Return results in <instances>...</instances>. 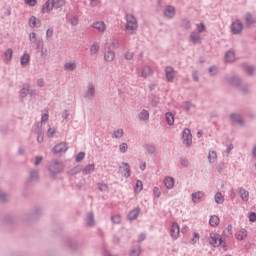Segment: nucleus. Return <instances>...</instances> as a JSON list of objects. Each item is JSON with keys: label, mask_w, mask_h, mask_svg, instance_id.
<instances>
[{"label": "nucleus", "mask_w": 256, "mask_h": 256, "mask_svg": "<svg viewBox=\"0 0 256 256\" xmlns=\"http://www.w3.org/2000/svg\"><path fill=\"white\" fill-rule=\"evenodd\" d=\"M49 169L51 173H60V171H63V165L57 162H54L50 165Z\"/></svg>", "instance_id": "obj_11"}, {"label": "nucleus", "mask_w": 256, "mask_h": 256, "mask_svg": "<svg viewBox=\"0 0 256 256\" xmlns=\"http://www.w3.org/2000/svg\"><path fill=\"white\" fill-rule=\"evenodd\" d=\"M20 93H21L22 97H25V95H27V93H29V89L28 88H23Z\"/></svg>", "instance_id": "obj_56"}, {"label": "nucleus", "mask_w": 256, "mask_h": 256, "mask_svg": "<svg viewBox=\"0 0 256 256\" xmlns=\"http://www.w3.org/2000/svg\"><path fill=\"white\" fill-rule=\"evenodd\" d=\"M93 171H95V164H89L82 170V173L83 175H89Z\"/></svg>", "instance_id": "obj_21"}, {"label": "nucleus", "mask_w": 256, "mask_h": 256, "mask_svg": "<svg viewBox=\"0 0 256 256\" xmlns=\"http://www.w3.org/2000/svg\"><path fill=\"white\" fill-rule=\"evenodd\" d=\"M246 23H248V25H253V23H255V18L253 15L246 14Z\"/></svg>", "instance_id": "obj_36"}, {"label": "nucleus", "mask_w": 256, "mask_h": 256, "mask_svg": "<svg viewBox=\"0 0 256 256\" xmlns=\"http://www.w3.org/2000/svg\"><path fill=\"white\" fill-rule=\"evenodd\" d=\"M153 75V70H151V67L144 66L140 71L138 76L143 77V79H147V77H151Z\"/></svg>", "instance_id": "obj_7"}, {"label": "nucleus", "mask_w": 256, "mask_h": 256, "mask_svg": "<svg viewBox=\"0 0 256 256\" xmlns=\"http://www.w3.org/2000/svg\"><path fill=\"white\" fill-rule=\"evenodd\" d=\"M86 223L87 225H89L90 227H93V225H95V220L93 219V214H89L87 219H86Z\"/></svg>", "instance_id": "obj_35"}, {"label": "nucleus", "mask_w": 256, "mask_h": 256, "mask_svg": "<svg viewBox=\"0 0 256 256\" xmlns=\"http://www.w3.org/2000/svg\"><path fill=\"white\" fill-rule=\"evenodd\" d=\"M30 41L31 43H37V34H35V32L30 34Z\"/></svg>", "instance_id": "obj_46"}, {"label": "nucleus", "mask_w": 256, "mask_h": 256, "mask_svg": "<svg viewBox=\"0 0 256 256\" xmlns=\"http://www.w3.org/2000/svg\"><path fill=\"white\" fill-rule=\"evenodd\" d=\"M219 223H221L219 216L213 215L210 217L209 225H211V227H219Z\"/></svg>", "instance_id": "obj_13"}, {"label": "nucleus", "mask_w": 256, "mask_h": 256, "mask_svg": "<svg viewBox=\"0 0 256 256\" xmlns=\"http://www.w3.org/2000/svg\"><path fill=\"white\" fill-rule=\"evenodd\" d=\"M223 235L224 237H231V235H233V226L232 225H228L225 230L223 231Z\"/></svg>", "instance_id": "obj_30"}, {"label": "nucleus", "mask_w": 256, "mask_h": 256, "mask_svg": "<svg viewBox=\"0 0 256 256\" xmlns=\"http://www.w3.org/2000/svg\"><path fill=\"white\" fill-rule=\"evenodd\" d=\"M99 49H100L99 43L92 44L90 47V54L97 55V53H99Z\"/></svg>", "instance_id": "obj_28"}, {"label": "nucleus", "mask_w": 256, "mask_h": 256, "mask_svg": "<svg viewBox=\"0 0 256 256\" xmlns=\"http://www.w3.org/2000/svg\"><path fill=\"white\" fill-rule=\"evenodd\" d=\"M164 185L167 189H173V187H175V179H173V177H166L164 179Z\"/></svg>", "instance_id": "obj_15"}, {"label": "nucleus", "mask_w": 256, "mask_h": 256, "mask_svg": "<svg viewBox=\"0 0 256 256\" xmlns=\"http://www.w3.org/2000/svg\"><path fill=\"white\" fill-rule=\"evenodd\" d=\"M101 3V0H90L91 7H97Z\"/></svg>", "instance_id": "obj_52"}, {"label": "nucleus", "mask_w": 256, "mask_h": 256, "mask_svg": "<svg viewBox=\"0 0 256 256\" xmlns=\"http://www.w3.org/2000/svg\"><path fill=\"white\" fill-rule=\"evenodd\" d=\"M25 3L30 7H35L37 5V0H25Z\"/></svg>", "instance_id": "obj_45"}, {"label": "nucleus", "mask_w": 256, "mask_h": 256, "mask_svg": "<svg viewBox=\"0 0 256 256\" xmlns=\"http://www.w3.org/2000/svg\"><path fill=\"white\" fill-rule=\"evenodd\" d=\"M123 129H118V130H116V131H114V133H113V137H114V139H119V138H121V136L123 135Z\"/></svg>", "instance_id": "obj_38"}, {"label": "nucleus", "mask_w": 256, "mask_h": 256, "mask_svg": "<svg viewBox=\"0 0 256 256\" xmlns=\"http://www.w3.org/2000/svg\"><path fill=\"white\" fill-rule=\"evenodd\" d=\"M45 121H49V114L48 113L42 115V122L45 123Z\"/></svg>", "instance_id": "obj_59"}, {"label": "nucleus", "mask_w": 256, "mask_h": 256, "mask_svg": "<svg viewBox=\"0 0 256 256\" xmlns=\"http://www.w3.org/2000/svg\"><path fill=\"white\" fill-rule=\"evenodd\" d=\"M38 85L39 87H43V85H45V82H43V80H38Z\"/></svg>", "instance_id": "obj_63"}, {"label": "nucleus", "mask_w": 256, "mask_h": 256, "mask_svg": "<svg viewBox=\"0 0 256 256\" xmlns=\"http://www.w3.org/2000/svg\"><path fill=\"white\" fill-rule=\"evenodd\" d=\"M44 139H45V136L43 134H39L37 137L38 143H43Z\"/></svg>", "instance_id": "obj_55"}, {"label": "nucleus", "mask_w": 256, "mask_h": 256, "mask_svg": "<svg viewBox=\"0 0 256 256\" xmlns=\"http://www.w3.org/2000/svg\"><path fill=\"white\" fill-rule=\"evenodd\" d=\"M83 159H85V152H80V153L76 156V161H77V163H79L80 161H83Z\"/></svg>", "instance_id": "obj_43"}, {"label": "nucleus", "mask_w": 256, "mask_h": 256, "mask_svg": "<svg viewBox=\"0 0 256 256\" xmlns=\"http://www.w3.org/2000/svg\"><path fill=\"white\" fill-rule=\"evenodd\" d=\"M55 133H56L55 128H49L48 131H47V135L49 137H53L55 135Z\"/></svg>", "instance_id": "obj_51"}, {"label": "nucleus", "mask_w": 256, "mask_h": 256, "mask_svg": "<svg viewBox=\"0 0 256 256\" xmlns=\"http://www.w3.org/2000/svg\"><path fill=\"white\" fill-rule=\"evenodd\" d=\"M165 73H166L167 81L171 82L173 81V79H175V70L172 67L170 66L166 67Z\"/></svg>", "instance_id": "obj_10"}, {"label": "nucleus", "mask_w": 256, "mask_h": 256, "mask_svg": "<svg viewBox=\"0 0 256 256\" xmlns=\"http://www.w3.org/2000/svg\"><path fill=\"white\" fill-rule=\"evenodd\" d=\"M112 221H113V223H116V225L121 223V216H119V215L113 216Z\"/></svg>", "instance_id": "obj_48"}, {"label": "nucleus", "mask_w": 256, "mask_h": 256, "mask_svg": "<svg viewBox=\"0 0 256 256\" xmlns=\"http://www.w3.org/2000/svg\"><path fill=\"white\" fill-rule=\"evenodd\" d=\"M29 25L30 27H41V20L37 19V17L32 16L29 19Z\"/></svg>", "instance_id": "obj_17"}, {"label": "nucleus", "mask_w": 256, "mask_h": 256, "mask_svg": "<svg viewBox=\"0 0 256 256\" xmlns=\"http://www.w3.org/2000/svg\"><path fill=\"white\" fill-rule=\"evenodd\" d=\"M138 117L140 121H149V111L147 110H142L139 114Z\"/></svg>", "instance_id": "obj_22"}, {"label": "nucleus", "mask_w": 256, "mask_h": 256, "mask_svg": "<svg viewBox=\"0 0 256 256\" xmlns=\"http://www.w3.org/2000/svg\"><path fill=\"white\" fill-rule=\"evenodd\" d=\"M166 121L168 125H173L175 123V115L171 112L166 113Z\"/></svg>", "instance_id": "obj_27"}, {"label": "nucleus", "mask_w": 256, "mask_h": 256, "mask_svg": "<svg viewBox=\"0 0 256 256\" xmlns=\"http://www.w3.org/2000/svg\"><path fill=\"white\" fill-rule=\"evenodd\" d=\"M235 237L237 241H243V239H247V231L245 229H240L236 232Z\"/></svg>", "instance_id": "obj_14"}, {"label": "nucleus", "mask_w": 256, "mask_h": 256, "mask_svg": "<svg viewBox=\"0 0 256 256\" xmlns=\"http://www.w3.org/2000/svg\"><path fill=\"white\" fill-rule=\"evenodd\" d=\"M93 29L98 31V33H105L107 31V24L103 21H96L92 24Z\"/></svg>", "instance_id": "obj_3"}, {"label": "nucleus", "mask_w": 256, "mask_h": 256, "mask_svg": "<svg viewBox=\"0 0 256 256\" xmlns=\"http://www.w3.org/2000/svg\"><path fill=\"white\" fill-rule=\"evenodd\" d=\"M41 161H43V157H41V156L36 157L35 165H39L41 163Z\"/></svg>", "instance_id": "obj_60"}, {"label": "nucleus", "mask_w": 256, "mask_h": 256, "mask_svg": "<svg viewBox=\"0 0 256 256\" xmlns=\"http://www.w3.org/2000/svg\"><path fill=\"white\" fill-rule=\"evenodd\" d=\"M231 120L234 121L235 123H242L243 121L241 120V116L237 114H232L231 115Z\"/></svg>", "instance_id": "obj_39"}, {"label": "nucleus", "mask_w": 256, "mask_h": 256, "mask_svg": "<svg viewBox=\"0 0 256 256\" xmlns=\"http://www.w3.org/2000/svg\"><path fill=\"white\" fill-rule=\"evenodd\" d=\"M153 193H154V195H156V197H161V191L159 190L158 187H155L153 189Z\"/></svg>", "instance_id": "obj_54"}, {"label": "nucleus", "mask_w": 256, "mask_h": 256, "mask_svg": "<svg viewBox=\"0 0 256 256\" xmlns=\"http://www.w3.org/2000/svg\"><path fill=\"white\" fill-rule=\"evenodd\" d=\"M137 18L131 14L126 15L125 33L126 35H133L138 29Z\"/></svg>", "instance_id": "obj_1"}, {"label": "nucleus", "mask_w": 256, "mask_h": 256, "mask_svg": "<svg viewBox=\"0 0 256 256\" xmlns=\"http://www.w3.org/2000/svg\"><path fill=\"white\" fill-rule=\"evenodd\" d=\"M239 194H240L242 201H249V191H247L243 188H240Z\"/></svg>", "instance_id": "obj_23"}, {"label": "nucleus", "mask_w": 256, "mask_h": 256, "mask_svg": "<svg viewBox=\"0 0 256 256\" xmlns=\"http://www.w3.org/2000/svg\"><path fill=\"white\" fill-rule=\"evenodd\" d=\"M67 2L65 0H53L54 9H61V7H65Z\"/></svg>", "instance_id": "obj_25"}, {"label": "nucleus", "mask_w": 256, "mask_h": 256, "mask_svg": "<svg viewBox=\"0 0 256 256\" xmlns=\"http://www.w3.org/2000/svg\"><path fill=\"white\" fill-rule=\"evenodd\" d=\"M46 37H53V29L49 28V29L46 31Z\"/></svg>", "instance_id": "obj_57"}, {"label": "nucleus", "mask_w": 256, "mask_h": 256, "mask_svg": "<svg viewBox=\"0 0 256 256\" xmlns=\"http://www.w3.org/2000/svg\"><path fill=\"white\" fill-rule=\"evenodd\" d=\"M231 30L234 35H239L243 31V24L241 21L236 20L235 22L232 23L231 25Z\"/></svg>", "instance_id": "obj_4"}, {"label": "nucleus", "mask_w": 256, "mask_h": 256, "mask_svg": "<svg viewBox=\"0 0 256 256\" xmlns=\"http://www.w3.org/2000/svg\"><path fill=\"white\" fill-rule=\"evenodd\" d=\"M55 9V6L53 4V0H47L43 6H42V13H51Z\"/></svg>", "instance_id": "obj_8"}, {"label": "nucleus", "mask_w": 256, "mask_h": 256, "mask_svg": "<svg viewBox=\"0 0 256 256\" xmlns=\"http://www.w3.org/2000/svg\"><path fill=\"white\" fill-rule=\"evenodd\" d=\"M141 255V248H136L135 250H132L130 253V256H139Z\"/></svg>", "instance_id": "obj_44"}, {"label": "nucleus", "mask_w": 256, "mask_h": 256, "mask_svg": "<svg viewBox=\"0 0 256 256\" xmlns=\"http://www.w3.org/2000/svg\"><path fill=\"white\" fill-rule=\"evenodd\" d=\"M209 243L212 247H223L225 251H227V246L225 245V241L221 239V236L217 232H211L209 236Z\"/></svg>", "instance_id": "obj_2"}, {"label": "nucleus", "mask_w": 256, "mask_h": 256, "mask_svg": "<svg viewBox=\"0 0 256 256\" xmlns=\"http://www.w3.org/2000/svg\"><path fill=\"white\" fill-rule=\"evenodd\" d=\"M67 149V143L62 142L53 148V153H65Z\"/></svg>", "instance_id": "obj_9"}, {"label": "nucleus", "mask_w": 256, "mask_h": 256, "mask_svg": "<svg viewBox=\"0 0 256 256\" xmlns=\"http://www.w3.org/2000/svg\"><path fill=\"white\" fill-rule=\"evenodd\" d=\"M209 72L211 73V75H215V73H217V67L213 66L209 69Z\"/></svg>", "instance_id": "obj_58"}, {"label": "nucleus", "mask_w": 256, "mask_h": 256, "mask_svg": "<svg viewBox=\"0 0 256 256\" xmlns=\"http://www.w3.org/2000/svg\"><path fill=\"white\" fill-rule=\"evenodd\" d=\"M182 139L183 143H185L186 145H191V143L193 142L191 130H189L188 128L184 129Z\"/></svg>", "instance_id": "obj_5"}, {"label": "nucleus", "mask_w": 256, "mask_h": 256, "mask_svg": "<svg viewBox=\"0 0 256 256\" xmlns=\"http://www.w3.org/2000/svg\"><path fill=\"white\" fill-rule=\"evenodd\" d=\"M29 60H30L29 54H24L21 57V65H27V63H29Z\"/></svg>", "instance_id": "obj_37"}, {"label": "nucleus", "mask_w": 256, "mask_h": 256, "mask_svg": "<svg viewBox=\"0 0 256 256\" xmlns=\"http://www.w3.org/2000/svg\"><path fill=\"white\" fill-rule=\"evenodd\" d=\"M5 57L8 61H11V59L13 58V50L7 49L5 52Z\"/></svg>", "instance_id": "obj_42"}, {"label": "nucleus", "mask_w": 256, "mask_h": 256, "mask_svg": "<svg viewBox=\"0 0 256 256\" xmlns=\"http://www.w3.org/2000/svg\"><path fill=\"white\" fill-rule=\"evenodd\" d=\"M180 233H181V230L179 228V224L173 223L170 229V235L172 239H179Z\"/></svg>", "instance_id": "obj_6"}, {"label": "nucleus", "mask_w": 256, "mask_h": 256, "mask_svg": "<svg viewBox=\"0 0 256 256\" xmlns=\"http://www.w3.org/2000/svg\"><path fill=\"white\" fill-rule=\"evenodd\" d=\"M71 25H79V18L76 16L72 17L70 20Z\"/></svg>", "instance_id": "obj_50"}, {"label": "nucleus", "mask_w": 256, "mask_h": 256, "mask_svg": "<svg viewBox=\"0 0 256 256\" xmlns=\"http://www.w3.org/2000/svg\"><path fill=\"white\" fill-rule=\"evenodd\" d=\"M147 149H148L149 153H155V147L148 146Z\"/></svg>", "instance_id": "obj_61"}, {"label": "nucleus", "mask_w": 256, "mask_h": 256, "mask_svg": "<svg viewBox=\"0 0 256 256\" xmlns=\"http://www.w3.org/2000/svg\"><path fill=\"white\" fill-rule=\"evenodd\" d=\"M139 213H141V209H139V208H136V209L132 210L128 214V219L130 221H135V219H137V217H139Z\"/></svg>", "instance_id": "obj_16"}, {"label": "nucleus", "mask_w": 256, "mask_h": 256, "mask_svg": "<svg viewBox=\"0 0 256 256\" xmlns=\"http://www.w3.org/2000/svg\"><path fill=\"white\" fill-rule=\"evenodd\" d=\"M208 159L210 163H214V161H217V152L215 151H210L208 155Z\"/></svg>", "instance_id": "obj_31"}, {"label": "nucleus", "mask_w": 256, "mask_h": 256, "mask_svg": "<svg viewBox=\"0 0 256 256\" xmlns=\"http://www.w3.org/2000/svg\"><path fill=\"white\" fill-rule=\"evenodd\" d=\"M114 59H115V52L108 51L104 54V60L107 61L108 63H111V61H114Z\"/></svg>", "instance_id": "obj_20"}, {"label": "nucleus", "mask_w": 256, "mask_h": 256, "mask_svg": "<svg viewBox=\"0 0 256 256\" xmlns=\"http://www.w3.org/2000/svg\"><path fill=\"white\" fill-rule=\"evenodd\" d=\"M194 237H193V239H192V245H195V243H197V241H199V233H197V232H194Z\"/></svg>", "instance_id": "obj_49"}, {"label": "nucleus", "mask_w": 256, "mask_h": 256, "mask_svg": "<svg viewBox=\"0 0 256 256\" xmlns=\"http://www.w3.org/2000/svg\"><path fill=\"white\" fill-rule=\"evenodd\" d=\"M134 55L133 52H127L125 54V59H127V61H131V59H133Z\"/></svg>", "instance_id": "obj_53"}, {"label": "nucleus", "mask_w": 256, "mask_h": 256, "mask_svg": "<svg viewBox=\"0 0 256 256\" xmlns=\"http://www.w3.org/2000/svg\"><path fill=\"white\" fill-rule=\"evenodd\" d=\"M253 156L256 157V146L253 148Z\"/></svg>", "instance_id": "obj_64"}, {"label": "nucleus", "mask_w": 256, "mask_h": 256, "mask_svg": "<svg viewBox=\"0 0 256 256\" xmlns=\"http://www.w3.org/2000/svg\"><path fill=\"white\" fill-rule=\"evenodd\" d=\"M124 177H131V167L127 163H123Z\"/></svg>", "instance_id": "obj_29"}, {"label": "nucleus", "mask_w": 256, "mask_h": 256, "mask_svg": "<svg viewBox=\"0 0 256 256\" xmlns=\"http://www.w3.org/2000/svg\"><path fill=\"white\" fill-rule=\"evenodd\" d=\"M215 201L218 204H221L225 201V198L223 197V194H221L220 192L216 193L215 195Z\"/></svg>", "instance_id": "obj_33"}, {"label": "nucleus", "mask_w": 256, "mask_h": 256, "mask_svg": "<svg viewBox=\"0 0 256 256\" xmlns=\"http://www.w3.org/2000/svg\"><path fill=\"white\" fill-rule=\"evenodd\" d=\"M196 27H197L198 33H205L206 27L204 23L197 24Z\"/></svg>", "instance_id": "obj_41"}, {"label": "nucleus", "mask_w": 256, "mask_h": 256, "mask_svg": "<svg viewBox=\"0 0 256 256\" xmlns=\"http://www.w3.org/2000/svg\"><path fill=\"white\" fill-rule=\"evenodd\" d=\"M77 67L74 62H68L64 65L66 71H73Z\"/></svg>", "instance_id": "obj_32"}, {"label": "nucleus", "mask_w": 256, "mask_h": 256, "mask_svg": "<svg viewBox=\"0 0 256 256\" xmlns=\"http://www.w3.org/2000/svg\"><path fill=\"white\" fill-rule=\"evenodd\" d=\"M138 241H145V234H141Z\"/></svg>", "instance_id": "obj_62"}, {"label": "nucleus", "mask_w": 256, "mask_h": 256, "mask_svg": "<svg viewBox=\"0 0 256 256\" xmlns=\"http://www.w3.org/2000/svg\"><path fill=\"white\" fill-rule=\"evenodd\" d=\"M203 197H205V193H203L201 191L192 194V200L194 203H199V201H201V199H203Z\"/></svg>", "instance_id": "obj_18"}, {"label": "nucleus", "mask_w": 256, "mask_h": 256, "mask_svg": "<svg viewBox=\"0 0 256 256\" xmlns=\"http://www.w3.org/2000/svg\"><path fill=\"white\" fill-rule=\"evenodd\" d=\"M165 17H168V19H171V17H175V8L173 6H168L164 10Z\"/></svg>", "instance_id": "obj_12"}, {"label": "nucleus", "mask_w": 256, "mask_h": 256, "mask_svg": "<svg viewBox=\"0 0 256 256\" xmlns=\"http://www.w3.org/2000/svg\"><path fill=\"white\" fill-rule=\"evenodd\" d=\"M95 95V87L93 84H89L85 92V97H93Z\"/></svg>", "instance_id": "obj_24"}, {"label": "nucleus", "mask_w": 256, "mask_h": 256, "mask_svg": "<svg viewBox=\"0 0 256 256\" xmlns=\"http://www.w3.org/2000/svg\"><path fill=\"white\" fill-rule=\"evenodd\" d=\"M190 41L194 44L201 43V35L197 32H192L190 35Z\"/></svg>", "instance_id": "obj_19"}, {"label": "nucleus", "mask_w": 256, "mask_h": 256, "mask_svg": "<svg viewBox=\"0 0 256 256\" xmlns=\"http://www.w3.org/2000/svg\"><path fill=\"white\" fill-rule=\"evenodd\" d=\"M127 149H129V146L127 145V143L120 144L119 146L120 153H126Z\"/></svg>", "instance_id": "obj_40"}, {"label": "nucleus", "mask_w": 256, "mask_h": 256, "mask_svg": "<svg viewBox=\"0 0 256 256\" xmlns=\"http://www.w3.org/2000/svg\"><path fill=\"white\" fill-rule=\"evenodd\" d=\"M225 59L228 63H233V61H235V52L228 51L226 53Z\"/></svg>", "instance_id": "obj_26"}, {"label": "nucleus", "mask_w": 256, "mask_h": 256, "mask_svg": "<svg viewBox=\"0 0 256 256\" xmlns=\"http://www.w3.org/2000/svg\"><path fill=\"white\" fill-rule=\"evenodd\" d=\"M249 221L251 223H255L256 221V213L255 212H251L250 215H249Z\"/></svg>", "instance_id": "obj_47"}, {"label": "nucleus", "mask_w": 256, "mask_h": 256, "mask_svg": "<svg viewBox=\"0 0 256 256\" xmlns=\"http://www.w3.org/2000/svg\"><path fill=\"white\" fill-rule=\"evenodd\" d=\"M141 191H143V182L141 180H138L136 182L135 192L136 193H141Z\"/></svg>", "instance_id": "obj_34"}]
</instances>
